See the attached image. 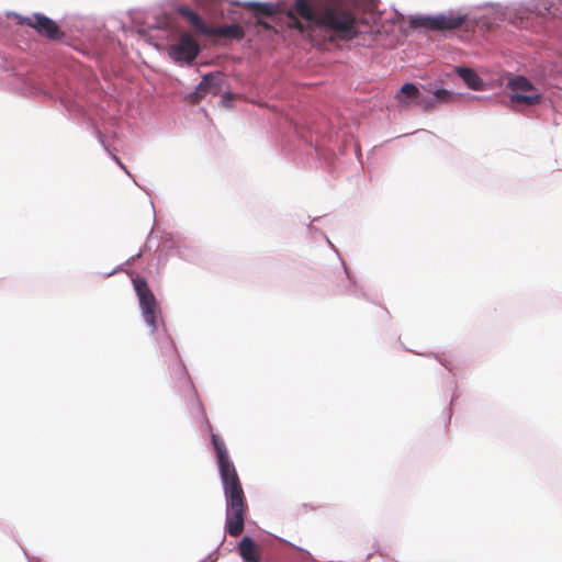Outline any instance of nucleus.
I'll return each instance as SVG.
<instances>
[{"instance_id":"nucleus-1","label":"nucleus","mask_w":562,"mask_h":562,"mask_svg":"<svg viewBox=\"0 0 562 562\" xmlns=\"http://www.w3.org/2000/svg\"><path fill=\"white\" fill-rule=\"evenodd\" d=\"M212 443L216 452L220 476L226 501L225 529L229 536L238 537L244 531L245 517L248 509L246 496L224 441L218 436L212 435Z\"/></svg>"},{"instance_id":"nucleus-2","label":"nucleus","mask_w":562,"mask_h":562,"mask_svg":"<svg viewBox=\"0 0 562 562\" xmlns=\"http://www.w3.org/2000/svg\"><path fill=\"white\" fill-rule=\"evenodd\" d=\"M360 0H335L323 10L318 9V26L329 31V41L351 42L368 26Z\"/></svg>"},{"instance_id":"nucleus-3","label":"nucleus","mask_w":562,"mask_h":562,"mask_svg":"<svg viewBox=\"0 0 562 562\" xmlns=\"http://www.w3.org/2000/svg\"><path fill=\"white\" fill-rule=\"evenodd\" d=\"M132 281L139 300V306L145 322L150 326L151 330L156 333L160 325L164 326L158 302L143 277L136 276Z\"/></svg>"},{"instance_id":"nucleus-4","label":"nucleus","mask_w":562,"mask_h":562,"mask_svg":"<svg viewBox=\"0 0 562 562\" xmlns=\"http://www.w3.org/2000/svg\"><path fill=\"white\" fill-rule=\"evenodd\" d=\"M467 21L465 14L453 12L442 13L434 16H415L409 20L412 27H424L432 31H451L461 29Z\"/></svg>"},{"instance_id":"nucleus-5","label":"nucleus","mask_w":562,"mask_h":562,"mask_svg":"<svg viewBox=\"0 0 562 562\" xmlns=\"http://www.w3.org/2000/svg\"><path fill=\"white\" fill-rule=\"evenodd\" d=\"M510 91V100L515 103L532 105L542 102L541 90L522 76L509 79L507 85Z\"/></svg>"},{"instance_id":"nucleus-6","label":"nucleus","mask_w":562,"mask_h":562,"mask_svg":"<svg viewBox=\"0 0 562 562\" xmlns=\"http://www.w3.org/2000/svg\"><path fill=\"white\" fill-rule=\"evenodd\" d=\"M19 24L34 29L38 35L50 41H58L65 36V33L55 21L41 13H34L31 16H20Z\"/></svg>"},{"instance_id":"nucleus-7","label":"nucleus","mask_w":562,"mask_h":562,"mask_svg":"<svg viewBox=\"0 0 562 562\" xmlns=\"http://www.w3.org/2000/svg\"><path fill=\"white\" fill-rule=\"evenodd\" d=\"M314 23H316V13L307 0H295L294 7L286 12L288 26L303 33Z\"/></svg>"},{"instance_id":"nucleus-8","label":"nucleus","mask_w":562,"mask_h":562,"mask_svg":"<svg viewBox=\"0 0 562 562\" xmlns=\"http://www.w3.org/2000/svg\"><path fill=\"white\" fill-rule=\"evenodd\" d=\"M201 50L200 44L191 34H182L178 42L168 48L169 56L176 61H184L191 64Z\"/></svg>"},{"instance_id":"nucleus-9","label":"nucleus","mask_w":562,"mask_h":562,"mask_svg":"<svg viewBox=\"0 0 562 562\" xmlns=\"http://www.w3.org/2000/svg\"><path fill=\"white\" fill-rule=\"evenodd\" d=\"M223 78L218 74L205 75L202 81L195 87V90L190 93L189 100L192 103H200L205 100L207 95L215 97L222 91Z\"/></svg>"},{"instance_id":"nucleus-10","label":"nucleus","mask_w":562,"mask_h":562,"mask_svg":"<svg viewBox=\"0 0 562 562\" xmlns=\"http://www.w3.org/2000/svg\"><path fill=\"white\" fill-rule=\"evenodd\" d=\"M456 74L463 80L468 88L476 91L485 89L484 80L471 68L456 67Z\"/></svg>"},{"instance_id":"nucleus-11","label":"nucleus","mask_w":562,"mask_h":562,"mask_svg":"<svg viewBox=\"0 0 562 562\" xmlns=\"http://www.w3.org/2000/svg\"><path fill=\"white\" fill-rule=\"evenodd\" d=\"M177 12L184 18L199 33L207 35L210 26L204 23L201 16L188 7L181 5Z\"/></svg>"},{"instance_id":"nucleus-12","label":"nucleus","mask_w":562,"mask_h":562,"mask_svg":"<svg viewBox=\"0 0 562 562\" xmlns=\"http://www.w3.org/2000/svg\"><path fill=\"white\" fill-rule=\"evenodd\" d=\"M210 32H207L209 36H217V37H227L241 40L245 35L243 27L238 24H227L220 27L210 26Z\"/></svg>"},{"instance_id":"nucleus-13","label":"nucleus","mask_w":562,"mask_h":562,"mask_svg":"<svg viewBox=\"0 0 562 562\" xmlns=\"http://www.w3.org/2000/svg\"><path fill=\"white\" fill-rule=\"evenodd\" d=\"M238 551L245 562H260L258 547L251 538L244 537L239 542Z\"/></svg>"},{"instance_id":"nucleus-14","label":"nucleus","mask_w":562,"mask_h":562,"mask_svg":"<svg viewBox=\"0 0 562 562\" xmlns=\"http://www.w3.org/2000/svg\"><path fill=\"white\" fill-rule=\"evenodd\" d=\"M245 8L251 10L256 18L272 16L277 12V8L271 3L247 2Z\"/></svg>"},{"instance_id":"nucleus-15","label":"nucleus","mask_w":562,"mask_h":562,"mask_svg":"<svg viewBox=\"0 0 562 562\" xmlns=\"http://www.w3.org/2000/svg\"><path fill=\"white\" fill-rule=\"evenodd\" d=\"M419 95V90L414 83H405L396 94L398 103H406L407 100L415 101Z\"/></svg>"},{"instance_id":"nucleus-16","label":"nucleus","mask_w":562,"mask_h":562,"mask_svg":"<svg viewBox=\"0 0 562 562\" xmlns=\"http://www.w3.org/2000/svg\"><path fill=\"white\" fill-rule=\"evenodd\" d=\"M428 91L432 93L436 97V100L439 102L454 103L458 101L456 94L447 89H429Z\"/></svg>"},{"instance_id":"nucleus-17","label":"nucleus","mask_w":562,"mask_h":562,"mask_svg":"<svg viewBox=\"0 0 562 562\" xmlns=\"http://www.w3.org/2000/svg\"><path fill=\"white\" fill-rule=\"evenodd\" d=\"M257 23L261 26H263L265 29L269 30L270 29V25L267 23V22H263L262 20H260V18H257Z\"/></svg>"},{"instance_id":"nucleus-18","label":"nucleus","mask_w":562,"mask_h":562,"mask_svg":"<svg viewBox=\"0 0 562 562\" xmlns=\"http://www.w3.org/2000/svg\"><path fill=\"white\" fill-rule=\"evenodd\" d=\"M114 158H115V161H117V164H119L122 168H124V166H123V164L120 161V159H119L117 157H114Z\"/></svg>"}]
</instances>
